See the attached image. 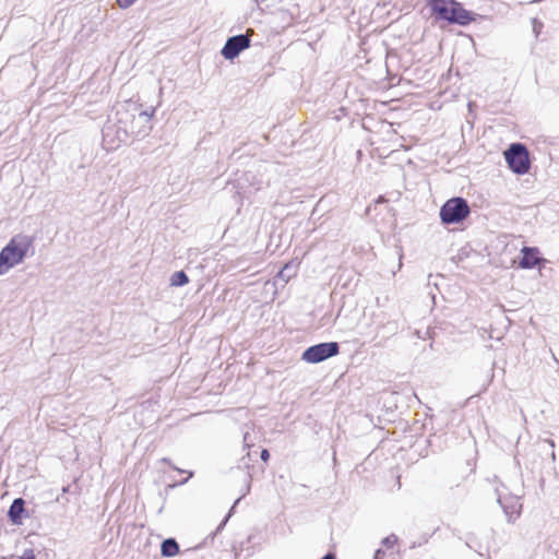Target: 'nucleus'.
Listing matches in <instances>:
<instances>
[{
  "instance_id": "cd10ccee",
  "label": "nucleus",
  "mask_w": 559,
  "mask_h": 559,
  "mask_svg": "<svg viewBox=\"0 0 559 559\" xmlns=\"http://www.w3.org/2000/svg\"><path fill=\"white\" fill-rule=\"evenodd\" d=\"M546 441H547V443H548L551 448H554V447H555V442H554V440L548 439V440H546Z\"/></svg>"
},
{
  "instance_id": "412c9836",
  "label": "nucleus",
  "mask_w": 559,
  "mask_h": 559,
  "mask_svg": "<svg viewBox=\"0 0 559 559\" xmlns=\"http://www.w3.org/2000/svg\"><path fill=\"white\" fill-rule=\"evenodd\" d=\"M532 22H533V29L536 33V35H538L539 29L543 27V24L539 21H537L536 19H533Z\"/></svg>"
},
{
  "instance_id": "9b49d317",
  "label": "nucleus",
  "mask_w": 559,
  "mask_h": 559,
  "mask_svg": "<svg viewBox=\"0 0 559 559\" xmlns=\"http://www.w3.org/2000/svg\"><path fill=\"white\" fill-rule=\"evenodd\" d=\"M189 283V277L185 271H176L170 276V285L175 287H182Z\"/></svg>"
},
{
  "instance_id": "4be33fe9",
  "label": "nucleus",
  "mask_w": 559,
  "mask_h": 559,
  "mask_svg": "<svg viewBox=\"0 0 559 559\" xmlns=\"http://www.w3.org/2000/svg\"><path fill=\"white\" fill-rule=\"evenodd\" d=\"M261 460L266 462L270 457V453L267 449H262L260 452Z\"/></svg>"
},
{
  "instance_id": "f8f14e48",
  "label": "nucleus",
  "mask_w": 559,
  "mask_h": 559,
  "mask_svg": "<svg viewBox=\"0 0 559 559\" xmlns=\"http://www.w3.org/2000/svg\"><path fill=\"white\" fill-rule=\"evenodd\" d=\"M465 544L469 549L475 550L479 555H483V545L477 540L474 533H468L465 536Z\"/></svg>"
},
{
  "instance_id": "dca6fc26",
  "label": "nucleus",
  "mask_w": 559,
  "mask_h": 559,
  "mask_svg": "<svg viewBox=\"0 0 559 559\" xmlns=\"http://www.w3.org/2000/svg\"><path fill=\"white\" fill-rule=\"evenodd\" d=\"M497 501L501 506V508L503 509V512L507 515L508 522H513L514 521V519H513V510L511 511V509L508 506L503 504L500 497H498Z\"/></svg>"
},
{
  "instance_id": "393cba45",
  "label": "nucleus",
  "mask_w": 559,
  "mask_h": 559,
  "mask_svg": "<svg viewBox=\"0 0 559 559\" xmlns=\"http://www.w3.org/2000/svg\"><path fill=\"white\" fill-rule=\"evenodd\" d=\"M320 559H336V555L332 551H328L322 558Z\"/></svg>"
},
{
  "instance_id": "7ed1b4c3",
  "label": "nucleus",
  "mask_w": 559,
  "mask_h": 559,
  "mask_svg": "<svg viewBox=\"0 0 559 559\" xmlns=\"http://www.w3.org/2000/svg\"><path fill=\"white\" fill-rule=\"evenodd\" d=\"M469 214V204L467 200L462 197H453L447 200L439 211L440 221L443 225L461 224Z\"/></svg>"
},
{
  "instance_id": "2f4dec72",
  "label": "nucleus",
  "mask_w": 559,
  "mask_h": 559,
  "mask_svg": "<svg viewBox=\"0 0 559 559\" xmlns=\"http://www.w3.org/2000/svg\"><path fill=\"white\" fill-rule=\"evenodd\" d=\"M551 457H552V460H555V452L554 451L551 452Z\"/></svg>"
},
{
  "instance_id": "c756f323",
  "label": "nucleus",
  "mask_w": 559,
  "mask_h": 559,
  "mask_svg": "<svg viewBox=\"0 0 559 559\" xmlns=\"http://www.w3.org/2000/svg\"><path fill=\"white\" fill-rule=\"evenodd\" d=\"M552 359H554L557 364H559V360L557 359V357H556L554 354H552Z\"/></svg>"
},
{
  "instance_id": "f257e3e1",
  "label": "nucleus",
  "mask_w": 559,
  "mask_h": 559,
  "mask_svg": "<svg viewBox=\"0 0 559 559\" xmlns=\"http://www.w3.org/2000/svg\"><path fill=\"white\" fill-rule=\"evenodd\" d=\"M426 5L432 17L452 25L467 26L479 16L466 10L457 0H426Z\"/></svg>"
},
{
  "instance_id": "bb28decb",
  "label": "nucleus",
  "mask_w": 559,
  "mask_h": 559,
  "mask_svg": "<svg viewBox=\"0 0 559 559\" xmlns=\"http://www.w3.org/2000/svg\"><path fill=\"white\" fill-rule=\"evenodd\" d=\"M193 476V472H189V476L188 478H186L185 480L181 481V484H185L188 481L189 478H191Z\"/></svg>"
},
{
  "instance_id": "4468645a",
  "label": "nucleus",
  "mask_w": 559,
  "mask_h": 559,
  "mask_svg": "<svg viewBox=\"0 0 559 559\" xmlns=\"http://www.w3.org/2000/svg\"><path fill=\"white\" fill-rule=\"evenodd\" d=\"M290 270L292 267L286 264L284 267H282V270L277 273V280H281L283 281L284 283H287L288 280L290 278Z\"/></svg>"
},
{
  "instance_id": "5701e85b",
  "label": "nucleus",
  "mask_w": 559,
  "mask_h": 559,
  "mask_svg": "<svg viewBox=\"0 0 559 559\" xmlns=\"http://www.w3.org/2000/svg\"><path fill=\"white\" fill-rule=\"evenodd\" d=\"M384 556H385V552L382 549H377L374 551L373 558L374 559H382Z\"/></svg>"
},
{
  "instance_id": "a211bd4d",
  "label": "nucleus",
  "mask_w": 559,
  "mask_h": 559,
  "mask_svg": "<svg viewBox=\"0 0 559 559\" xmlns=\"http://www.w3.org/2000/svg\"><path fill=\"white\" fill-rule=\"evenodd\" d=\"M21 559H36L34 550L33 549H25L23 551V555L21 556Z\"/></svg>"
},
{
  "instance_id": "20e7f679",
  "label": "nucleus",
  "mask_w": 559,
  "mask_h": 559,
  "mask_svg": "<svg viewBox=\"0 0 559 559\" xmlns=\"http://www.w3.org/2000/svg\"><path fill=\"white\" fill-rule=\"evenodd\" d=\"M33 240L29 236H14L0 251L1 259L11 267L21 263L27 255Z\"/></svg>"
},
{
  "instance_id": "2eb2a0df",
  "label": "nucleus",
  "mask_w": 559,
  "mask_h": 559,
  "mask_svg": "<svg viewBox=\"0 0 559 559\" xmlns=\"http://www.w3.org/2000/svg\"><path fill=\"white\" fill-rule=\"evenodd\" d=\"M396 543H397V537H396V535H394V534H391V535H389V536L384 537V538L382 539V542H381V544H382L383 546H385L386 548H391V547H393Z\"/></svg>"
},
{
  "instance_id": "c85d7f7f",
  "label": "nucleus",
  "mask_w": 559,
  "mask_h": 559,
  "mask_svg": "<svg viewBox=\"0 0 559 559\" xmlns=\"http://www.w3.org/2000/svg\"><path fill=\"white\" fill-rule=\"evenodd\" d=\"M241 462L243 463V466L248 467V464L245 461V457H241Z\"/></svg>"
},
{
  "instance_id": "7c9ffc66",
  "label": "nucleus",
  "mask_w": 559,
  "mask_h": 559,
  "mask_svg": "<svg viewBox=\"0 0 559 559\" xmlns=\"http://www.w3.org/2000/svg\"><path fill=\"white\" fill-rule=\"evenodd\" d=\"M247 436H248V432H247V433H245V436H243V441H245V443L247 442Z\"/></svg>"
},
{
  "instance_id": "39448f33",
  "label": "nucleus",
  "mask_w": 559,
  "mask_h": 559,
  "mask_svg": "<svg viewBox=\"0 0 559 559\" xmlns=\"http://www.w3.org/2000/svg\"><path fill=\"white\" fill-rule=\"evenodd\" d=\"M508 167L516 175L528 173L531 163L528 150L523 143H512L503 153Z\"/></svg>"
},
{
  "instance_id": "a878e982",
  "label": "nucleus",
  "mask_w": 559,
  "mask_h": 559,
  "mask_svg": "<svg viewBox=\"0 0 559 559\" xmlns=\"http://www.w3.org/2000/svg\"><path fill=\"white\" fill-rule=\"evenodd\" d=\"M70 488H71L70 485L63 486L62 489H61V493L66 496L67 493L70 492Z\"/></svg>"
},
{
  "instance_id": "6e6552de",
  "label": "nucleus",
  "mask_w": 559,
  "mask_h": 559,
  "mask_svg": "<svg viewBox=\"0 0 559 559\" xmlns=\"http://www.w3.org/2000/svg\"><path fill=\"white\" fill-rule=\"evenodd\" d=\"M25 501L23 498H15L8 511V518L12 524L21 525L25 518Z\"/></svg>"
},
{
  "instance_id": "f3484780",
  "label": "nucleus",
  "mask_w": 559,
  "mask_h": 559,
  "mask_svg": "<svg viewBox=\"0 0 559 559\" xmlns=\"http://www.w3.org/2000/svg\"><path fill=\"white\" fill-rule=\"evenodd\" d=\"M116 1H117V4L121 9H127V8L131 7L136 0H116Z\"/></svg>"
},
{
  "instance_id": "aec40b11",
  "label": "nucleus",
  "mask_w": 559,
  "mask_h": 559,
  "mask_svg": "<svg viewBox=\"0 0 559 559\" xmlns=\"http://www.w3.org/2000/svg\"><path fill=\"white\" fill-rule=\"evenodd\" d=\"M56 501L62 506H66L67 503H69L70 500L68 497L61 493L56 498Z\"/></svg>"
},
{
  "instance_id": "0eeeda50",
  "label": "nucleus",
  "mask_w": 559,
  "mask_h": 559,
  "mask_svg": "<svg viewBox=\"0 0 559 559\" xmlns=\"http://www.w3.org/2000/svg\"><path fill=\"white\" fill-rule=\"evenodd\" d=\"M251 39L247 34H238L227 38L221 53L226 60L233 61L250 47Z\"/></svg>"
},
{
  "instance_id": "9d476101",
  "label": "nucleus",
  "mask_w": 559,
  "mask_h": 559,
  "mask_svg": "<svg viewBox=\"0 0 559 559\" xmlns=\"http://www.w3.org/2000/svg\"><path fill=\"white\" fill-rule=\"evenodd\" d=\"M179 552V544L173 537L166 538L160 544V555L170 558Z\"/></svg>"
},
{
  "instance_id": "ddd939ff",
  "label": "nucleus",
  "mask_w": 559,
  "mask_h": 559,
  "mask_svg": "<svg viewBox=\"0 0 559 559\" xmlns=\"http://www.w3.org/2000/svg\"><path fill=\"white\" fill-rule=\"evenodd\" d=\"M239 500H240V498H238V499L235 501V503H234V506L231 507V509H230V511L228 512V514H227V515L222 520V522L219 523V525L216 527L215 532H214V533H212L211 535H209V536L206 537V539H207V538L213 539V538H214V536H215L218 532H221V531L224 528V526L226 525V523L228 522V520H229V518H230V514H231V512H233V510H234L235 506L239 502Z\"/></svg>"
},
{
  "instance_id": "6ab92c4d",
  "label": "nucleus",
  "mask_w": 559,
  "mask_h": 559,
  "mask_svg": "<svg viewBox=\"0 0 559 559\" xmlns=\"http://www.w3.org/2000/svg\"><path fill=\"white\" fill-rule=\"evenodd\" d=\"M160 462H163V463H165V464L169 465L173 469H175V471H177V472H179V473H185V471H183V469H180L179 467H177L176 465H174V464L171 463L170 459H168V457H163V459L160 460Z\"/></svg>"
},
{
  "instance_id": "b1692460",
  "label": "nucleus",
  "mask_w": 559,
  "mask_h": 559,
  "mask_svg": "<svg viewBox=\"0 0 559 559\" xmlns=\"http://www.w3.org/2000/svg\"><path fill=\"white\" fill-rule=\"evenodd\" d=\"M112 127L108 126V127H105L103 129V136L104 139L108 138L110 135V131H111Z\"/></svg>"
},
{
  "instance_id": "f03ea898",
  "label": "nucleus",
  "mask_w": 559,
  "mask_h": 559,
  "mask_svg": "<svg viewBox=\"0 0 559 559\" xmlns=\"http://www.w3.org/2000/svg\"><path fill=\"white\" fill-rule=\"evenodd\" d=\"M155 114V109L151 108L150 110H142L138 116H133L130 122V127L127 128L119 126L117 128V138L119 142H124L129 138V135L134 136L135 139H143L150 134L152 131V118Z\"/></svg>"
},
{
  "instance_id": "423d86ee",
  "label": "nucleus",
  "mask_w": 559,
  "mask_h": 559,
  "mask_svg": "<svg viewBox=\"0 0 559 559\" xmlns=\"http://www.w3.org/2000/svg\"><path fill=\"white\" fill-rule=\"evenodd\" d=\"M338 353L340 344L337 342H323L306 348L301 359L308 364H319L338 355Z\"/></svg>"
},
{
  "instance_id": "1a4fd4ad",
  "label": "nucleus",
  "mask_w": 559,
  "mask_h": 559,
  "mask_svg": "<svg viewBox=\"0 0 559 559\" xmlns=\"http://www.w3.org/2000/svg\"><path fill=\"white\" fill-rule=\"evenodd\" d=\"M522 257L519 261L520 267L524 270L534 269L538 264L539 251L535 247H523L521 250Z\"/></svg>"
}]
</instances>
